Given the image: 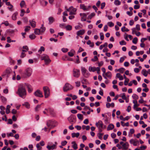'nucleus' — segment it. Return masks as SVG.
I'll return each instance as SVG.
<instances>
[{
    "label": "nucleus",
    "mask_w": 150,
    "mask_h": 150,
    "mask_svg": "<svg viewBox=\"0 0 150 150\" xmlns=\"http://www.w3.org/2000/svg\"><path fill=\"white\" fill-rule=\"evenodd\" d=\"M142 74L144 76H147V71L145 69H143L142 70Z\"/></svg>",
    "instance_id": "23"
},
{
    "label": "nucleus",
    "mask_w": 150,
    "mask_h": 150,
    "mask_svg": "<svg viewBox=\"0 0 150 150\" xmlns=\"http://www.w3.org/2000/svg\"><path fill=\"white\" fill-rule=\"evenodd\" d=\"M73 86L68 83H66L63 87V90L64 92H67L68 91L72 89Z\"/></svg>",
    "instance_id": "3"
},
{
    "label": "nucleus",
    "mask_w": 150,
    "mask_h": 150,
    "mask_svg": "<svg viewBox=\"0 0 150 150\" xmlns=\"http://www.w3.org/2000/svg\"><path fill=\"white\" fill-rule=\"evenodd\" d=\"M126 27L125 26H124L121 28V30L122 32H124L125 31L128 32L129 31V30L127 28L126 30H124L123 28L125 29Z\"/></svg>",
    "instance_id": "42"
},
{
    "label": "nucleus",
    "mask_w": 150,
    "mask_h": 150,
    "mask_svg": "<svg viewBox=\"0 0 150 150\" xmlns=\"http://www.w3.org/2000/svg\"><path fill=\"white\" fill-rule=\"evenodd\" d=\"M18 15L17 12H15L12 15V18L13 20H15L17 18V16Z\"/></svg>",
    "instance_id": "22"
},
{
    "label": "nucleus",
    "mask_w": 150,
    "mask_h": 150,
    "mask_svg": "<svg viewBox=\"0 0 150 150\" xmlns=\"http://www.w3.org/2000/svg\"><path fill=\"white\" fill-rule=\"evenodd\" d=\"M25 12V10L23 9H22L21 10L20 16L21 17L23 16Z\"/></svg>",
    "instance_id": "48"
},
{
    "label": "nucleus",
    "mask_w": 150,
    "mask_h": 150,
    "mask_svg": "<svg viewBox=\"0 0 150 150\" xmlns=\"http://www.w3.org/2000/svg\"><path fill=\"white\" fill-rule=\"evenodd\" d=\"M76 117L74 115H71L68 118V121L70 122L75 123L76 122Z\"/></svg>",
    "instance_id": "5"
},
{
    "label": "nucleus",
    "mask_w": 150,
    "mask_h": 150,
    "mask_svg": "<svg viewBox=\"0 0 150 150\" xmlns=\"http://www.w3.org/2000/svg\"><path fill=\"white\" fill-rule=\"evenodd\" d=\"M80 7L81 9H82L84 10H87L88 9L87 8H86V6L84 4H81Z\"/></svg>",
    "instance_id": "30"
},
{
    "label": "nucleus",
    "mask_w": 150,
    "mask_h": 150,
    "mask_svg": "<svg viewBox=\"0 0 150 150\" xmlns=\"http://www.w3.org/2000/svg\"><path fill=\"white\" fill-rule=\"evenodd\" d=\"M49 24H51L54 21V19L52 17H50L48 18Z\"/></svg>",
    "instance_id": "25"
},
{
    "label": "nucleus",
    "mask_w": 150,
    "mask_h": 150,
    "mask_svg": "<svg viewBox=\"0 0 150 150\" xmlns=\"http://www.w3.org/2000/svg\"><path fill=\"white\" fill-rule=\"evenodd\" d=\"M65 28L67 30H72V27L71 25H68L65 26Z\"/></svg>",
    "instance_id": "28"
},
{
    "label": "nucleus",
    "mask_w": 150,
    "mask_h": 150,
    "mask_svg": "<svg viewBox=\"0 0 150 150\" xmlns=\"http://www.w3.org/2000/svg\"><path fill=\"white\" fill-rule=\"evenodd\" d=\"M41 107V105H37L36 107L35 108V111L37 112L38 111V109L40 108Z\"/></svg>",
    "instance_id": "43"
},
{
    "label": "nucleus",
    "mask_w": 150,
    "mask_h": 150,
    "mask_svg": "<svg viewBox=\"0 0 150 150\" xmlns=\"http://www.w3.org/2000/svg\"><path fill=\"white\" fill-rule=\"evenodd\" d=\"M30 26H25V32L28 31L30 30Z\"/></svg>",
    "instance_id": "55"
},
{
    "label": "nucleus",
    "mask_w": 150,
    "mask_h": 150,
    "mask_svg": "<svg viewBox=\"0 0 150 150\" xmlns=\"http://www.w3.org/2000/svg\"><path fill=\"white\" fill-rule=\"evenodd\" d=\"M48 57V56L46 54H43L41 56V60H45Z\"/></svg>",
    "instance_id": "20"
},
{
    "label": "nucleus",
    "mask_w": 150,
    "mask_h": 150,
    "mask_svg": "<svg viewBox=\"0 0 150 150\" xmlns=\"http://www.w3.org/2000/svg\"><path fill=\"white\" fill-rule=\"evenodd\" d=\"M122 146L124 149L126 150L128 148L129 144L127 142H126L125 143L122 144Z\"/></svg>",
    "instance_id": "14"
},
{
    "label": "nucleus",
    "mask_w": 150,
    "mask_h": 150,
    "mask_svg": "<svg viewBox=\"0 0 150 150\" xmlns=\"http://www.w3.org/2000/svg\"><path fill=\"white\" fill-rule=\"evenodd\" d=\"M134 24V21L133 20H131L129 22V25L130 26Z\"/></svg>",
    "instance_id": "60"
},
{
    "label": "nucleus",
    "mask_w": 150,
    "mask_h": 150,
    "mask_svg": "<svg viewBox=\"0 0 150 150\" xmlns=\"http://www.w3.org/2000/svg\"><path fill=\"white\" fill-rule=\"evenodd\" d=\"M56 145L54 144L51 146L48 145L47 146V148L48 150H53L55 149L56 147Z\"/></svg>",
    "instance_id": "11"
},
{
    "label": "nucleus",
    "mask_w": 150,
    "mask_h": 150,
    "mask_svg": "<svg viewBox=\"0 0 150 150\" xmlns=\"http://www.w3.org/2000/svg\"><path fill=\"white\" fill-rule=\"evenodd\" d=\"M43 90L44 93L45 98H47L50 95V90L49 88L47 86H44L43 88Z\"/></svg>",
    "instance_id": "4"
},
{
    "label": "nucleus",
    "mask_w": 150,
    "mask_h": 150,
    "mask_svg": "<svg viewBox=\"0 0 150 150\" xmlns=\"http://www.w3.org/2000/svg\"><path fill=\"white\" fill-rule=\"evenodd\" d=\"M81 71L82 72V73L83 75H84L85 73H86V72L87 71V70L85 68L81 67Z\"/></svg>",
    "instance_id": "27"
},
{
    "label": "nucleus",
    "mask_w": 150,
    "mask_h": 150,
    "mask_svg": "<svg viewBox=\"0 0 150 150\" xmlns=\"http://www.w3.org/2000/svg\"><path fill=\"white\" fill-rule=\"evenodd\" d=\"M67 143V142L66 141H62L61 142V144L62 146H64Z\"/></svg>",
    "instance_id": "57"
},
{
    "label": "nucleus",
    "mask_w": 150,
    "mask_h": 150,
    "mask_svg": "<svg viewBox=\"0 0 150 150\" xmlns=\"http://www.w3.org/2000/svg\"><path fill=\"white\" fill-rule=\"evenodd\" d=\"M83 75L85 77L87 78L89 76V73L87 71L86 73H85L84 75Z\"/></svg>",
    "instance_id": "54"
},
{
    "label": "nucleus",
    "mask_w": 150,
    "mask_h": 150,
    "mask_svg": "<svg viewBox=\"0 0 150 150\" xmlns=\"http://www.w3.org/2000/svg\"><path fill=\"white\" fill-rule=\"evenodd\" d=\"M105 2H103L101 4V8L103 9L105 7Z\"/></svg>",
    "instance_id": "58"
},
{
    "label": "nucleus",
    "mask_w": 150,
    "mask_h": 150,
    "mask_svg": "<svg viewBox=\"0 0 150 150\" xmlns=\"http://www.w3.org/2000/svg\"><path fill=\"white\" fill-rule=\"evenodd\" d=\"M23 20L24 23H27L28 21V18L26 17H24L23 18Z\"/></svg>",
    "instance_id": "63"
},
{
    "label": "nucleus",
    "mask_w": 150,
    "mask_h": 150,
    "mask_svg": "<svg viewBox=\"0 0 150 150\" xmlns=\"http://www.w3.org/2000/svg\"><path fill=\"white\" fill-rule=\"evenodd\" d=\"M25 4V3L24 0L22 1L20 3V6L21 8H22Z\"/></svg>",
    "instance_id": "41"
},
{
    "label": "nucleus",
    "mask_w": 150,
    "mask_h": 150,
    "mask_svg": "<svg viewBox=\"0 0 150 150\" xmlns=\"http://www.w3.org/2000/svg\"><path fill=\"white\" fill-rule=\"evenodd\" d=\"M23 106H24L27 109H29L30 108V105L28 102H25L22 104Z\"/></svg>",
    "instance_id": "16"
},
{
    "label": "nucleus",
    "mask_w": 150,
    "mask_h": 150,
    "mask_svg": "<svg viewBox=\"0 0 150 150\" xmlns=\"http://www.w3.org/2000/svg\"><path fill=\"white\" fill-rule=\"evenodd\" d=\"M105 75L108 78H109L110 79L112 77V74L110 72L108 71L106 72L105 73Z\"/></svg>",
    "instance_id": "26"
},
{
    "label": "nucleus",
    "mask_w": 150,
    "mask_h": 150,
    "mask_svg": "<svg viewBox=\"0 0 150 150\" xmlns=\"http://www.w3.org/2000/svg\"><path fill=\"white\" fill-rule=\"evenodd\" d=\"M100 39L101 40H103L104 38V36L103 33H100Z\"/></svg>",
    "instance_id": "49"
},
{
    "label": "nucleus",
    "mask_w": 150,
    "mask_h": 150,
    "mask_svg": "<svg viewBox=\"0 0 150 150\" xmlns=\"http://www.w3.org/2000/svg\"><path fill=\"white\" fill-rule=\"evenodd\" d=\"M77 116L79 119L81 120H82L83 118V116L82 115L80 114H78Z\"/></svg>",
    "instance_id": "32"
},
{
    "label": "nucleus",
    "mask_w": 150,
    "mask_h": 150,
    "mask_svg": "<svg viewBox=\"0 0 150 150\" xmlns=\"http://www.w3.org/2000/svg\"><path fill=\"white\" fill-rule=\"evenodd\" d=\"M100 148L102 149H104L105 147V145L104 144H102L100 146Z\"/></svg>",
    "instance_id": "62"
},
{
    "label": "nucleus",
    "mask_w": 150,
    "mask_h": 150,
    "mask_svg": "<svg viewBox=\"0 0 150 150\" xmlns=\"http://www.w3.org/2000/svg\"><path fill=\"white\" fill-rule=\"evenodd\" d=\"M98 58L96 56H95L94 57V58H92L91 59V60L93 62H95L96 61H97V60H98Z\"/></svg>",
    "instance_id": "46"
},
{
    "label": "nucleus",
    "mask_w": 150,
    "mask_h": 150,
    "mask_svg": "<svg viewBox=\"0 0 150 150\" xmlns=\"http://www.w3.org/2000/svg\"><path fill=\"white\" fill-rule=\"evenodd\" d=\"M2 24H4L6 26H8L9 25V23L7 21H5L4 22H3Z\"/></svg>",
    "instance_id": "56"
},
{
    "label": "nucleus",
    "mask_w": 150,
    "mask_h": 150,
    "mask_svg": "<svg viewBox=\"0 0 150 150\" xmlns=\"http://www.w3.org/2000/svg\"><path fill=\"white\" fill-rule=\"evenodd\" d=\"M71 144H73L72 146L74 149L76 150L78 148L77 145L75 141L72 142Z\"/></svg>",
    "instance_id": "17"
},
{
    "label": "nucleus",
    "mask_w": 150,
    "mask_h": 150,
    "mask_svg": "<svg viewBox=\"0 0 150 150\" xmlns=\"http://www.w3.org/2000/svg\"><path fill=\"white\" fill-rule=\"evenodd\" d=\"M76 84V86L77 87H79L80 86V83L79 81H76L75 82Z\"/></svg>",
    "instance_id": "61"
},
{
    "label": "nucleus",
    "mask_w": 150,
    "mask_h": 150,
    "mask_svg": "<svg viewBox=\"0 0 150 150\" xmlns=\"http://www.w3.org/2000/svg\"><path fill=\"white\" fill-rule=\"evenodd\" d=\"M138 40V39L137 37L134 38L132 40V42L134 44H136L137 43Z\"/></svg>",
    "instance_id": "39"
},
{
    "label": "nucleus",
    "mask_w": 150,
    "mask_h": 150,
    "mask_svg": "<svg viewBox=\"0 0 150 150\" xmlns=\"http://www.w3.org/2000/svg\"><path fill=\"white\" fill-rule=\"evenodd\" d=\"M114 4L116 5H119L120 4L121 2L118 0H116L115 1Z\"/></svg>",
    "instance_id": "38"
},
{
    "label": "nucleus",
    "mask_w": 150,
    "mask_h": 150,
    "mask_svg": "<svg viewBox=\"0 0 150 150\" xmlns=\"http://www.w3.org/2000/svg\"><path fill=\"white\" fill-rule=\"evenodd\" d=\"M103 133H99L98 134V136L100 139H102V135H103Z\"/></svg>",
    "instance_id": "50"
},
{
    "label": "nucleus",
    "mask_w": 150,
    "mask_h": 150,
    "mask_svg": "<svg viewBox=\"0 0 150 150\" xmlns=\"http://www.w3.org/2000/svg\"><path fill=\"white\" fill-rule=\"evenodd\" d=\"M44 61L46 64L49 63L51 61L50 59L49 58V57L46 59Z\"/></svg>",
    "instance_id": "36"
},
{
    "label": "nucleus",
    "mask_w": 150,
    "mask_h": 150,
    "mask_svg": "<svg viewBox=\"0 0 150 150\" xmlns=\"http://www.w3.org/2000/svg\"><path fill=\"white\" fill-rule=\"evenodd\" d=\"M85 33V30L83 29H82L76 32L77 35L79 36L83 35Z\"/></svg>",
    "instance_id": "10"
},
{
    "label": "nucleus",
    "mask_w": 150,
    "mask_h": 150,
    "mask_svg": "<svg viewBox=\"0 0 150 150\" xmlns=\"http://www.w3.org/2000/svg\"><path fill=\"white\" fill-rule=\"evenodd\" d=\"M132 97L133 99L136 100L138 99L139 98L138 96L136 94H133L132 96Z\"/></svg>",
    "instance_id": "40"
},
{
    "label": "nucleus",
    "mask_w": 150,
    "mask_h": 150,
    "mask_svg": "<svg viewBox=\"0 0 150 150\" xmlns=\"http://www.w3.org/2000/svg\"><path fill=\"white\" fill-rule=\"evenodd\" d=\"M26 86L27 87L28 92L30 93H31L33 91V88L29 84H26Z\"/></svg>",
    "instance_id": "15"
},
{
    "label": "nucleus",
    "mask_w": 150,
    "mask_h": 150,
    "mask_svg": "<svg viewBox=\"0 0 150 150\" xmlns=\"http://www.w3.org/2000/svg\"><path fill=\"white\" fill-rule=\"evenodd\" d=\"M95 13H92L89 16H88V19H91L92 18L95 16Z\"/></svg>",
    "instance_id": "35"
},
{
    "label": "nucleus",
    "mask_w": 150,
    "mask_h": 150,
    "mask_svg": "<svg viewBox=\"0 0 150 150\" xmlns=\"http://www.w3.org/2000/svg\"><path fill=\"white\" fill-rule=\"evenodd\" d=\"M32 72V69L30 68H28L25 69V71L22 73L21 76L24 78H26L30 77Z\"/></svg>",
    "instance_id": "2"
},
{
    "label": "nucleus",
    "mask_w": 150,
    "mask_h": 150,
    "mask_svg": "<svg viewBox=\"0 0 150 150\" xmlns=\"http://www.w3.org/2000/svg\"><path fill=\"white\" fill-rule=\"evenodd\" d=\"M81 83L82 84H87L88 83V82L87 80L86 79H83L81 81Z\"/></svg>",
    "instance_id": "37"
},
{
    "label": "nucleus",
    "mask_w": 150,
    "mask_h": 150,
    "mask_svg": "<svg viewBox=\"0 0 150 150\" xmlns=\"http://www.w3.org/2000/svg\"><path fill=\"white\" fill-rule=\"evenodd\" d=\"M111 137L112 138H114L116 137V135L115 133H112L111 134Z\"/></svg>",
    "instance_id": "64"
},
{
    "label": "nucleus",
    "mask_w": 150,
    "mask_h": 150,
    "mask_svg": "<svg viewBox=\"0 0 150 150\" xmlns=\"http://www.w3.org/2000/svg\"><path fill=\"white\" fill-rule=\"evenodd\" d=\"M125 70V69L123 67H121L119 69L117 70V71L120 72L121 73H123L124 71Z\"/></svg>",
    "instance_id": "31"
},
{
    "label": "nucleus",
    "mask_w": 150,
    "mask_h": 150,
    "mask_svg": "<svg viewBox=\"0 0 150 150\" xmlns=\"http://www.w3.org/2000/svg\"><path fill=\"white\" fill-rule=\"evenodd\" d=\"M36 147L37 148V150H41L42 148L41 147L40 145V144L38 143L36 144Z\"/></svg>",
    "instance_id": "47"
},
{
    "label": "nucleus",
    "mask_w": 150,
    "mask_h": 150,
    "mask_svg": "<svg viewBox=\"0 0 150 150\" xmlns=\"http://www.w3.org/2000/svg\"><path fill=\"white\" fill-rule=\"evenodd\" d=\"M45 50L44 47L43 46L40 47L39 50H38V52H42V51H44Z\"/></svg>",
    "instance_id": "45"
},
{
    "label": "nucleus",
    "mask_w": 150,
    "mask_h": 150,
    "mask_svg": "<svg viewBox=\"0 0 150 150\" xmlns=\"http://www.w3.org/2000/svg\"><path fill=\"white\" fill-rule=\"evenodd\" d=\"M135 29H136L138 30H140V26L139 24H137L136 25Z\"/></svg>",
    "instance_id": "59"
},
{
    "label": "nucleus",
    "mask_w": 150,
    "mask_h": 150,
    "mask_svg": "<svg viewBox=\"0 0 150 150\" xmlns=\"http://www.w3.org/2000/svg\"><path fill=\"white\" fill-rule=\"evenodd\" d=\"M114 125L112 124H110L109 125L107 128V130L109 131L112 129L114 128Z\"/></svg>",
    "instance_id": "13"
},
{
    "label": "nucleus",
    "mask_w": 150,
    "mask_h": 150,
    "mask_svg": "<svg viewBox=\"0 0 150 150\" xmlns=\"http://www.w3.org/2000/svg\"><path fill=\"white\" fill-rule=\"evenodd\" d=\"M41 32L40 29L38 28H35L34 30V33L35 34L37 35H39L41 33Z\"/></svg>",
    "instance_id": "21"
},
{
    "label": "nucleus",
    "mask_w": 150,
    "mask_h": 150,
    "mask_svg": "<svg viewBox=\"0 0 150 150\" xmlns=\"http://www.w3.org/2000/svg\"><path fill=\"white\" fill-rule=\"evenodd\" d=\"M129 142L131 144H133L134 146H136L139 144V142L138 140H135L133 139H131L129 140Z\"/></svg>",
    "instance_id": "9"
},
{
    "label": "nucleus",
    "mask_w": 150,
    "mask_h": 150,
    "mask_svg": "<svg viewBox=\"0 0 150 150\" xmlns=\"http://www.w3.org/2000/svg\"><path fill=\"white\" fill-rule=\"evenodd\" d=\"M11 71V70L10 68H7L6 71L4 72L1 75L2 76H7V77H8Z\"/></svg>",
    "instance_id": "7"
},
{
    "label": "nucleus",
    "mask_w": 150,
    "mask_h": 150,
    "mask_svg": "<svg viewBox=\"0 0 150 150\" xmlns=\"http://www.w3.org/2000/svg\"><path fill=\"white\" fill-rule=\"evenodd\" d=\"M39 29L41 33H43L45 30L46 28L45 27H44V25L42 24L41 27Z\"/></svg>",
    "instance_id": "19"
},
{
    "label": "nucleus",
    "mask_w": 150,
    "mask_h": 150,
    "mask_svg": "<svg viewBox=\"0 0 150 150\" xmlns=\"http://www.w3.org/2000/svg\"><path fill=\"white\" fill-rule=\"evenodd\" d=\"M98 123H99L98 127H99L100 128H103V124L101 120H99L98 121Z\"/></svg>",
    "instance_id": "34"
},
{
    "label": "nucleus",
    "mask_w": 150,
    "mask_h": 150,
    "mask_svg": "<svg viewBox=\"0 0 150 150\" xmlns=\"http://www.w3.org/2000/svg\"><path fill=\"white\" fill-rule=\"evenodd\" d=\"M79 132H77L76 133L75 132H73L71 133L72 137L73 138H74L75 137L77 138L79 136Z\"/></svg>",
    "instance_id": "18"
},
{
    "label": "nucleus",
    "mask_w": 150,
    "mask_h": 150,
    "mask_svg": "<svg viewBox=\"0 0 150 150\" xmlns=\"http://www.w3.org/2000/svg\"><path fill=\"white\" fill-rule=\"evenodd\" d=\"M30 24L32 26V27L33 28H35L36 27V22L33 21V20L32 21H29Z\"/></svg>",
    "instance_id": "12"
},
{
    "label": "nucleus",
    "mask_w": 150,
    "mask_h": 150,
    "mask_svg": "<svg viewBox=\"0 0 150 150\" xmlns=\"http://www.w3.org/2000/svg\"><path fill=\"white\" fill-rule=\"evenodd\" d=\"M36 37L35 35L34 34H33L31 35H30L29 36V38L31 40H33L35 39Z\"/></svg>",
    "instance_id": "33"
},
{
    "label": "nucleus",
    "mask_w": 150,
    "mask_h": 150,
    "mask_svg": "<svg viewBox=\"0 0 150 150\" xmlns=\"http://www.w3.org/2000/svg\"><path fill=\"white\" fill-rule=\"evenodd\" d=\"M96 68L95 67H89V70L90 71L94 72L96 71Z\"/></svg>",
    "instance_id": "24"
},
{
    "label": "nucleus",
    "mask_w": 150,
    "mask_h": 150,
    "mask_svg": "<svg viewBox=\"0 0 150 150\" xmlns=\"http://www.w3.org/2000/svg\"><path fill=\"white\" fill-rule=\"evenodd\" d=\"M80 70L74 69L73 71V76L75 77L78 78L80 75Z\"/></svg>",
    "instance_id": "6"
},
{
    "label": "nucleus",
    "mask_w": 150,
    "mask_h": 150,
    "mask_svg": "<svg viewBox=\"0 0 150 150\" xmlns=\"http://www.w3.org/2000/svg\"><path fill=\"white\" fill-rule=\"evenodd\" d=\"M120 44L122 45H125L126 44V42L124 40H122L120 42Z\"/></svg>",
    "instance_id": "44"
},
{
    "label": "nucleus",
    "mask_w": 150,
    "mask_h": 150,
    "mask_svg": "<svg viewBox=\"0 0 150 150\" xmlns=\"http://www.w3.org/2000/svg\"><path fill=\"white\" fill-rule=\"evenodd\" d=\"M52 121L51 120H49L47 122V127H50L51 124H52Z\"/></svg>",
    "instance_id": "53"
},
{
    "label": "nucleus",
    "mask_w": 150,
    "mask_h": 150,
    "mask_svg": "<svg viewBox=\"0 0 150 150\" xmlns=\"http://www.w3.org/2000/svg\"><path fill=\"white\" fill-rule=\"evenodd\" d=\"M16 93L19 96L23 98H24L26 95V92L24 86L23 84H21L18 87Z\"/></svg>",
    "instance_id": "1"
},
{
    "label": "nucleus",
    "mask_w": 150,
    "mask_h": 150,
    "mask_svg": "<svg viewBox=\"0 0 150 150\" xmlns=\"http://www.w3.org/2000/svg\"><path fill=\"white\" fill-rule=\"evenodd\" d=\"M34 95L38 97L42 98L43 97L42 92L39 90H37L34 93Z\"/></svg>",
    "instance_id": "8"
},
{
    "label": "nucleus",
    "mask_w": 150,
    "mask_h": 150,
    "mask_svg": "<svg viewBox=\"0 0 150 150\" xmlns=\"http://www.w3.org/2000/svg\"><path fill=\"white\" fill-rule=\"evenodd\" d=\"M108 24L110 27H112L114 25V24L111 22H108Z\"/></svg>",
    "instance_id": "51"
},
{
    "label": "nucleus",
    "mask_w": 150,
    "mask_h": 150,
    "mask_svg": "<svg viewBox=\"0 0 150 150\" xmlns=\"http://www.w3.org/2000/svg\"><path fill=\"white\" fill-rule=\"evenodd\" d=\"M25 56L26 54L24 52H22L20 56V57L21 58H23Z\"/></svg>",
    "instance_id": "52"
},
{
    "label": "nucleus",
    "mask_w": 150,
    "mask_h": 150,
    "mask_svg": "<svg viewBox=\"0 0 150 150\" xmlns=\"http://www.w3.org/2000/svg\"><path fill=\"white\" fill-rule=\"evenodd\" d=\"M7 32L9 34L11 35L14 33V31L13 30L11 29L8 30L7 31Z\"/></svg>",
    "instance_id": "29"
}]
</instances>
